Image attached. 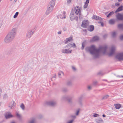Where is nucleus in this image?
<instances>
[{"label": "nucleus", "instance_id": "1", "mask_svg": "<svg viewBox=\"0 0 123 123\" xmlns=\"http://www.w3.org/2000/svg\"><path fill=\"white\" fill-rule=\"evenodd\" d=\"M107 48L106 46H100L98 49H97L94 45L87 47L86 48V50L89 52L94 58H98L101 55V53L105 54Z\"/></svg>", "mask_w": 123, "mask_h": 123}, {"label": "nucleus", "instance_id": "2", "mask_svg": "<svg viewBox=\"0 0 123 123\" xmlns=\"http://www.w3.org/2000/svg\"><path fill=\"white\" fill-rule=\"evenodd\" d=\"M14 38L8 34L5 38L4 41L5 43H9L12 42Z\"/></svg>", "mask_w": 123, "mask_h": 123}, {"label": "nucleus", "instance_id": "3", "mask_svg": "<svg viewBox=\"0 0 123 123\" xmlns=\"http://www.w3.org/2000/svg\"><path fill=\"white\" fill-rule=\"evenodd\" d=\"M35 30V29L34 28L28 30L26 34V37L28 38H30L34 33Z\"/></svg>", "mask_w": 123, "mask_h": 123}, {"label": "nucleus", "instance_id": "4", "mask_svg": "<svg viewBox=\"0 0 123 123\" xmlns=\"http://www.w3.org/2000/svg\"><path fill=\"white\" fill-rule=\"evenodd\" d=\"M115 58L119 61H123V52L117 53L116 55Z\"/></svg>", "mask_w": 123, "mask_h": 123}, {"label": "nucleus", "instance_id": "5", "mask_svg": "<svg viewBox=\"0 0 123 123\" xmlns=\"http://www.w3.org/2000/svg\"><path fill=\"white\" fill-rule=\"evenodd\" d=\"M16 28H13L10 31L8 34L14 38L16 34Z\"/></svg>", "mask_w": 123, "mask_h": 123}, {"label": "nucleus", "instance_id": "6", "mask_svg": "<svg viewBox=\"0 0 123 123\" xmlns=\"http://www.w3.org/2000/svg\"><path fill=\"white\" fill-rule=\"evenodd\" d=\"M116 48V46H112L111 47L110 52L108 54L109 56H111L114 54Z\"/></svg>", "mask_w": 123, "mask_h": 123}, {"label": "nucleus", "instance_id": "7", "mask_svg": "<svg viewBox=\"0 0 123 123\" xmlns=\"http://www.w3.org/2000/svg\"><path fill=\"white\" fill-rule=\"evenodd\" d=\"M54 7L48 5L45 14L47 15L49 14L53 10Z\"/></svg>", "mask_w": 123, "mask_h": 123}, {"label": "nucleus", "instance_id": "8", "mask_svg": "<svg viewBox=\"0 0 123 123\" xmlns=\"http://www.w3.org/2000/svg\"><path fill=\"white\" fill-rule=\"evenodd\" d=\"M46 104L47 105L53 107L56 105V102L55 100H51L46 102Z\"/></svg>", "mask_w": 123, "mask_h": 123}, {"label": "nucleus", "instance_id": "9", "mask_svg": "<svg viewBox=\"0 0 123 123\" xmlns=\"http://www.w3.org/2000/svg\"><path fill=\"white\" fill-rule=\"evenodd\" d=\"M77 15L75 13L71 12L70 15V18L71 21L73 20L74 19L77 20L78 19V17L76 16Z\"/></svg>", "mask_w": 123, "mask_h": 123}, {"label": "nucleus", "instance_id": "10", "mask_svg": "<svg viewBox=\"0 0 123 123\" xmlns=\"http://www.w3.org/2000/svg\"><path fill=\"white\" fill-rule=\"evenodd\" d=\"M61 52L63 54H70L72 53L73 50L72 49H62Z\"/></svg>", "mask_w": 123, "mask_h": 123}, {"label": "nucleus", "instance_id": "11", "mask_svg": "<svg viewBox=\"0 0 123 123\" xmlns=\"http://www.w3.org/2000/svg\"><path fill=\"white\" fill-rule=\"evenodd\" d=\"M71 47H73L74 48H76V46L74 43L73 44L70 43L66 45L65 46L64 48L69 49Z\"/></svg>", "mask_w": 123, "mask_h": 123}, {"label": "nucleus", "instance_id": "12", "mask_svg": "<svg viewBox=\"0 0 123 123\" xmlns=\"http://www.w3.org/2000/svg\"><path fill=\"white\" fill-rule=\"evenodd\" d=\"M116 17L117 20H123V14L118 13L116 15Z\"/></svg>", "mask_w": 123, "mask_h": 123}, {"label": "nucleus", "instance_id": "13", "mask_svg": "<svg viewBox=\"0 0 123 123\" xmlns=\"http://www.w3.org/2000/svg\"><path fill=\"white\" fill-rule=\"evenodd\" d=\"M82 24L81 26L85 28H86L89 24L88 21L84 20L82 22Z\"/></svg>", "mask_w": 123, "mask_h": 123}, {"label": "nucleus", "instance_id": "14", "mask_svg": "<svg viewBox=\"0 0 123 123\" xmlns=\"http://www.w3.org/2000/svg\"><path fill=\"white\" fill-rule=\"evenodd\" d=\"M65 13L66 12L65 11H63L61 12L58 15V18L61 19L65 18H66Z\"/></svg>", "mask_w": 123, "mask_h": 123}, {"label": "nucleus", "instance_id": "15", "mask_svg": "<svg viewBox=\"0 0 123 123\" xmlns=\"http://www.w3.org/2000/svg\"><path fill=\"white\" fill-rule=\"evenodd\" d=\"M83 95H81L80 97L78 98V104L80 106H82L83 105V104L82 101Z\"/></svg>", "mask_w": 123, "mask_h": 123}, {"label": "nucleus", "instance_id": "16", "mask_svg": "<svg viewBox=\"0 0 123 123\" xmlns=\"http://www.w3.org/2000/svg\"><path fill=\"white\" fill-rule=\"evenodd\" d=\"M5 117L6 119H8L13 117L14 116L12 115L10 112H9L6 113L5 115Z\"/></svg>", "mask_w": 123, "mask_h": 123}, {"label": "nucleus", "instance_id": "17", "mask_svg": "<svg viewBox=\"0 0 123 123\" xmlns=\"http://www.w3.org/2000/svg\"><path fill=\"white\" fill-rule=\"evenodd\" d=\"M71 12L77 15H78V14H80V12H81L80 9H76L75 8H73Z\"/></svg>", "mask_w": 123, "mask_h": 123}, {"label": "nucleus", "instance_id": "18", "mask_svg": "<svg viewBox=\"0 0 123 123\" xmlns=\"http://www.w3.org/2000/svg\"><path fill=\"white\" fill-rule=\"evenodd\" d=\"M15 102L14 101H12L9 103L8 105V107L10 109H12L13 108L14 106H15Z\"/></svg>", "mask_w": 123, "mask_h": 123}, {"label": "nucleus", "instance_id": "19", "mask_svg": "<svg viewBox=\"0 0 123 123\" xmlns=\"http://www.w3.org/2000/svg\"><path fill=\"white\" fill-rule=\"evenodd\" d=\"M36 118L34 117L31 118L27 122V123H36Z\"/></svg>", "mask_w": 123, "mask_h": 123}, {"label": "nucleus", "instance_id": "20", "mask_svg": "<svg viewBox=\"0 0 123 123\" xmlns=\"http://www.w3.org/2000/svg\"><path fill=\"white\" fill-rule=\"evenodd\" d=\"M55 1L56 0H52L49 2L48 5L54 7Z\"/></svg>", "mask_w": 123, "mask_h": 123}, {"label": "nucleus", "instance_id": "21", "mask_svg": "<svg viewBox=\"0 0 123 123\" xmlns=\"http://www.w3.org/2000/svg\"><path fill=\"white\" fill-rule=\"evenodd\" d=\"M114 106L116 109H119L121 107V105L119 104H115L114 105Z\"/></svg>", "mask_w": 123, "mask_h": 123}, {"label": "nucleus", "instance_id": "22", "mask_svg": "<svg viewBox=\"0 0 123 123\" xmlns=\"http://www.w3.org/2000/svg\"><path fill=\"white\" fill-rule=\"evenodd\" d=\"M95 120L96 123H103L104 122L103 120L100 118L96 119Z\"/></svg>", "mask_w": 123, "mask_h": 123}, {"label": "nucleus", "instance_id": "23", "mask_svg": "<svg viewBox=\"0 0 123 123\" xmlns=\"http://www.w3.org/2000/svg\"><path fill=\"white\" fill-rule=\"evenodd\" d=\"M73 40L72 38L71 37H70L67 38L65 41V43L67 44L68 43V42H70L72 41Z\"/></svg>", "mask_w": 123, "mask_h": 123}, {"label": "nucleus", "instance_id": "24", "mask_svg": "<svg viewBox=\"0 0 123 123\" xmlns=\"http://www.w3.org/2000/svg\"><path fill=\"white\" fill-rule=\"evenodd\" d=\"M94 29V26L93 25H90L88 28V30L89 31H92Z\"/></svg>", "mask_w": 123, "mask_h": 123}, {"label": "nucleus", "instance_id": "25", "mask_svg": "<svg viewBox=\"0 0 123 123\" xmlns=\"http://www.w3.org/2000/svg\"><path fill=\"white\" fill-rule=\"evenodd\" d=\"M68 98V96L67 95H64L61 98V99L62 100H67Z\"/></svg>", "mask_w": 123, "mask_h": 123}, {"label": "nucleus", "instance_id": "26", "mask_svg": "<svg viewBox=\"0 0 123 123\" xmlns=\"http://www.w3.org/2000/svg\"><path fill=\"white\" fill-rule=\"evenodd\" d=\"M67 100L69 104L71 105L73 104V102L72 98L68 97Z\"/></svg>", "mask_w": 123, "mask_h": 123}, {"label": "nucleus", "instance_id": "27", "mask_svg": "<svg viewBox=\"0 0 123 123\" xmlns=\"http://www.w3.org/2000/svg\"><path fill=\"white\" fill-rule=\"evenodd\" d=\"M123 6H121L119 7L115 11V12L116 13L117 12H120L123 10Z\"/></svg>", "mask_w": 123, "mask_h": 123}, {"label": "nucleus", "instance_id": "28", "mask_svg": "<svg viewBox=\"0 0 123 123\" xmlns=\"http://www.w3.org/2000/svg\"><path fill=\"white\" fill-rule=\"evenodd\" d=\"M115 22V20L114 19H111L109 21V23L111 25H113Z\"/></svg>", "mask_w": 123, "mask_h": 123}, {"label": "nucleus", "instance_id": "29", "mask_svg": "<svg viewBox=\"0 0 123 123\" xmlns=\"http://www.w3.org/2000/svg\"><path fill=\"white\" fill-rule=\"evenodd\" d=\"M118 26L119 29L123 31V24H119Z\"/></svg>", "mask_w": 123, "mask_h": 123}, {"label": "nucleus", "instance_id": "30", "mask_svg": "<svg viewBox=\"0 0 123 123\" xmlns=\"http://www.w3.org/2000/svg\"><path fill=\"white\" fill-rule=\"evenodd\" d=\"M66 85L69 86H71L72 85V82L70 81H68L66 82Z\"/></svg>", "mask_w": 123, "mask_h": 123}, {"label": "nucleus", "instance_id": "31", "mask_svg": "<svg viewBox=\"0 0 123 123\" xmlns=\"http://www.w3.org/2000/svg\"><path fill=\"white\" fill-rule=\"evenodd\" d=\"M117 32L116 31H114L113 32L112 34V36L113 38H115L117 35Z\"/></svg>", "mask_w": 123, "mask_h": 123}, {"label": "nucleus", "instance_id": "32", "mask_svg": "<svg viewBox=\"0 0 123 123\" xmlns=\"http://www.w3.org/2000/svg\"><path fill=\"white\" fill-rule=\"evenodd\" d=\"M59 77L60 78H61V75H64V74L63 72L62 71H60L59 72L58 74Z\"/></svg>", "mask_w": 123, "mask_h": 123}, {"label": "nucleus", "instance_id": "33", "mask_svg": "<svg viewBox=\"0 0 123 123\" xmlns=\"http://www.w3.org/2000/svg\"><path fill=\"white\" fill-rule=\"evenodd\" d=\"M109 96L108 95H104L102 98V99H107L109 97Z\"/></svg>", "mask_w": 123, "mask_h": 123}, {"label": "nucleus", "instance_id": "34", "mask_svg": "<svg viewBox=\"0 0 123 123\" xmlns=\"http://www.w3.org/2000/svg\"><path fill=\"white\" fill-rule=\"evenodd\" d=\"M62 91L63 92H66L68 91V90L66 88L63 87L62 88Z\"/></svg>", "mask_w": 123, "mask_h": 123}, {"label": "nucleus", "instance_id": "35", "mask_svg": "<svg viewBox=\"0 0 123 123\" xmlns=\"http://www.w3.org/2000/svg\"><path fill=\"white\" fill-rule=\"evenodd\" d=\"M99 39L98 37L97 36H95L93 37L92 39L93 41H97Z\"/></svg>", "mask_w": 123, "mask_h": 123}, {"label": "nucleus", "instance_id": "36", "mask_svg": "<svg viewBox=\"0 0 123 123\" xmlns=\"http://www.w3.org/2000/svg\"><path fill=\"white\" fill-rule=\"evenodd\" d=\"M114 13V12L113 11H112L110 12L107 15V17L108 18H109L110 16L112 15Z\"/></svg>", "mask_w": 123, "mask_h": 123}, {"label": "nucleus", "instance_id": "37", "mask_svg": "<svg viewBox=\"0 0 123 123\" xmlns=\"http://www.w3.org/2000/svg\"><path fill=\"white\" fill-rule=\"evenodd\" d=\"M85 45V42H83L82 44V47L81 48V49L82 50H83L84 48V47Z\"/></svg>", "mask_w": 123, "mask_h": 123}, {"label": "nucleus", "instance_id": "38", "mask_svg": "<svg viewBox=\"0 0 123 123\" xmlns=\"http://www.w3.org/2000/svg\"><path fill=\"white\" fill-rule=\"evenodd\" d=\"M71 68L72 70L74 72H75L76 71L77 69L74 66H72L71 67Z\"/></svg>", "mask_w": 123, "mask_h": 123}, {"label": "nucleus", "instance_id": "39", "mask_svg": "<svg viewBox=\"0 0 123 123\" xmlns=\"http://www.w3.org/2000/svg\"><path fill=\"white\" fill-rule=\"evenodd\" d=\"M19 14V12H16L15 14L14 15L13 18H16L18 16Z\"/></svg>", "mask_w": 123, "mask_h": 123}, {"label": "nucleus", "instance_id": "40", "mask_svg": "<svg viewBox=\"0 0 123 123\" xmlns=\"http://www.w3.org/2000/svg\"><path fill=\"white\" fill-rule=\"evenodd\" d=\"M8 98V96L7 94L5 93L3 95V98L4 99H7Z\"/></svg>", "mask_w": 123, "mask_h": 123}, {"label": "nucleus", "instance_id": "41", "mask_svg": "<svg viewBox=\"0 0 123 123\" xmlns=\"http://www.w3.org/2000/svg\"><path fill=\"white\" fill-rule=\"evenodd\" d=\"M16 115L17 117L19 118H20L21 117V115L17 112L16 113Z\"/></svg>", "mask_w": 123, "mask_h": 123}, {"label": "nucleus", "instance_id": "42", "mask_svg": "<svg viewBox=\"0 0 123 123\" xmlns=\"http://www.w3.org/2000/svg\"><path fill=\"white\" fill-rule=\"evenodd\" d=\"M74 121V119H72L71 120L68 121L66 123H73Z\"/></svg>", "mask_w": 123, "mask_h": 123}, {"label": "nucleus", "instance_id": "43", "mask_svg": "<svg viewBox=\"0 0 123 123\" xmlns=\"http://www.w3.org/2000/svg\"><path fill=\"white\" fill-rule=\"evenodd\" d=\"M104 74V73L102 71H100L98 73V74L99 75H101Z\"/></svg>", "mask_w": 123, "mask_h": 123}, {"label": "nucleus", "instance_id": "44", "mask_svg": "<svg viewBox=\"0 0 123 123\" xmlns=\"http://www.w3.org/2000/svg\"><path fill=\"white\" fill-rule=\"evenodd\" d=\"M20 107L23 110H24L25 109V106L22 103Z\"/></svg>", "mask_w": 123, "mask_h": 123}, {"label": "nucleus", "instance_id": "45", "mask_svg": "<svg viewBox=\"0 0 123 123\" xmlns=\"http://www.w3.org/2000/svg\"><path fill=\"white\" fill-rule=\"evenodd\" d=\"M119 38L121 41H123V34H121Z\"/></svg>", "mask_w": 123, "mask_h": 123}, {"label": "nucleus", "instance_id": "46", "mask_svg": "<svg viewBox=\"0 0 123 123\" xmlns=\"http://www.w3.org/2000/svg\"><path fill=\"white\" fill-rule=\"evenodd\" d=\"M70 117H71L73 118L72 119L74 120L76 117V116L75 115H71Z\"/></svg>", "mask_w": 123, "mask_h": 123}, {"label": "nucleus", "instance_id": "47", "mask_svg": "<svg viewBox=\"0 0 123 123\" xmlns=\"http://www.w3.org/2000/svg\"><path fill=\"white\" fill-rule=\"evenodd\" d=\"M98 16H94L92 17V18L93 19L97 20L98 18Z\"/></svg>", "mask_w": 123, "mask_h": 123}, {"label": "nucleus", "instance_id": "48", "mask_svg": "<svg viewBox=\"0 0 123 123\" xmlns=\"http://www.w3.org/2000/svg\"><path fill=\"white\" fill-rule=\"evenodd\" d=\"M87 88L89 90H91L92 89V87L91 86H88L87 87Z\"/></svg>", "mask_w": 123, "mask_h": 123}, {"label": "nucleus", "instance_id": "49", "mask_svg": "<svg viewBox=\"0 0 123 123\" xmlns=\"http://www.w3.org/2000/svg\"><path fill=\"white\" fill-rule=\"evenodd\" d=\"M93 116L94 117H99V115L98 114H95L93 115Z\"/></svg>", "mask_w": 123, "mask_h": 123}, {"label": "nucleus", "instance_id": "50", "mask_svg": "<svg viewBox=\"0 0 123 123\" xmlns=\"http://www.w3.org/2000/svg\"><path fill=\"white\" fill-rule=\"evenodd\" d=\"M98 17L97 19L101 21L103 20V19L102 18L100 17L99 16H98Z\"/></svg>", "mask_w": 123, "mask_h": 123}, {"label": "nucleus", "instance_id": "51", "mask_svg": "<svg viewBox=\"0 0 123 123\" xmlns=\"http://www.w3.org/2000/svg\"><path fill=\"white\" fill-rule=\"evenodd\" d=\"M79 110H77L76 111V113L75 115L76 116L78 115L79 114Z\"/></svg>", "mask_w": 123, "mask_h": 123}, {"label": "nucleus", "instance_id": "52", "mask_svg": "<svg viewBox=\"0 0 123 123\" xmlns=\"http://www.w3.org/2000/svg\"><path fill=\"white\" fill-rule=\"evenodd\" d=\"M72 0H67V3L68 4H70Z\"/></svg>", "mask_w": 123, "mask_h": 123}, {"label": "nucleus", "instance_id": "53", "mask_svg": "<svg viewBox=\"0 0 123 123\" xmlns=\"http://www.w3.org/2000/svg\"><path fill=\"white\" fill-rule=\"evenodd\" d=\"M89 0H86L85 3V4L88 5V4L89 2Z\"/></svg>", "mask_w": 123, "mask_h": 123}, {"label": "nucleus", "instance_id": "54", "mask_svg": "<svg viewBox=\"0 0 123 123\" xmlns=\"http://www.w3.org/2000/svg\"><path fill=\"white\" fill-rule=\"evenodd\" d=\"M2 92V90L0 88V98L1 95V93Z\"/></svg>", "mask_w": 123, "mask_h": 123}, {"label": "nucleus", "instance_id": "55", "mask_svg": "<svg viewBox=\"0 0 123 123\" xmlns=\"http://www.w3.org/2000/svg\"><path fill=\"white\" fill-rule=\"evenodd\" d=\"M79 18L80 19H81L82 18V16L81 14V12H80V14H79Z\"/></svg>", "mask_w": 123, "mask_h": 123}, {"label": "nucleus", "instance_id": "56", "mask_svg": "<svg viewBox=\"0 0 123 123\" xmlns=\"http://www.w3.org/2000/svg\"><path fill=\"white\" fill-rule=\"evenodd\" d=\"M107 34H105L103 36V37L104 38H106L107 37Z\"/></svg>", "mask_w": 123, "mask_h": 123}, {"label": "nucleus", "instance_id": "57", "mask_svg": "<svg viewBox=\"0 0 123 123\" xmlns=\"http://www.w3.org/2000/svg\"><path fill=\"white\" fill-rule=\"evenodd\" d=\"M120 4L119 3H117L115 4V5L116 6H118Z\"/></svg>", "mask_w": 123, "mask_h": 123}, {"label": "nucleus", "instance_id": "58", "mask_svg": "<svg viewBox=\"0 0 123 123\" xmlns=\"http://www.w3.org/2000/svg\"><path fill=\"white\" fill-rule=\"evenodd\" d=\"M88 5H87L85 4V5L84 6V8H86L87 7Z\"/></svg>", "mask_w": 123, "mask_h": 123}, {"label": "nucleus", "instance_id": "59", "mask_svg": "<svg viewBox=\"0 0 123 123\" xmlns=\"http://www.w3.org/2000/svg\"><path fill=\"white\" fill-rule=\"evenodd\" d=\"M74 8H75L76 9H80L79 8V6H77L75 7H74Z\"/></svg>", "mask_w": 123, "mask_h": 123}, {"label": "nucleus", "instance_id": "60", "mask_svg": "<svg viewBox=\"0 0 123 123\" xmlns=\"http://www.w3.org/2000/svg\"><path fill=\"white\" fill-rule=\"evenodd\" d=\"M101 24V25L102 26H104V23H103V22H101V23H100Z\"/></svg>", "mask_w": 123, "mask_h": 123}, {"label": "nucleus", "instance_id": "61", "mask_svg": "<svg viewBox=\"0 0 123 123\" xmlns=\"http://www.w3.org/2000/svg\"><path fill=\"white\" fill-rule=\"evenodd\" d=\"M63 30L64 31H66L67 30V29L66 28H64L63 29Z\"/></svg>", "mask_w": 123, "mask_h": 123}, {"label": "nucleus", "instance_id": "62", "mask_svg": "<svg viewBox=\"0 0 123 123\" xmlns=\"http://www.w3.org/2000/svg\"><path fill=\"white\" fill-rule=\"evenodd\" d=\"M62 31H60L58 32V34H61Z\"/></svg>", "mask_w": 123, "mask_h": 123}, {"label": "nucleus", "instance_id": "63", "mask_svg": "<svg viewBox=\"0 0 123 123\" xmlns=\"http://www.w3.org/2000/svg\"><path fill=\"white\" fill-rule=\"evenodd\" d=\"M117 77H122L123 78V76L122 75V76H120L118 75L117 76Z\"/></svg>", "mask_w": 123, "mask_h": 123}, {"label": "nucleus", "instance_id": "64", "mask_svg": "<svg viewBox=\"0 0 123 123\" xmlns=\"http://www.w3.org/2000/svg\"><path fill=\"white\" fill-rule=\"evenodd\" d=\"M10 123H16V122L15 121H13L11 122H10Z\"/></svg>", "mask_w": 123, "mask_h": 123}]
</instances>
